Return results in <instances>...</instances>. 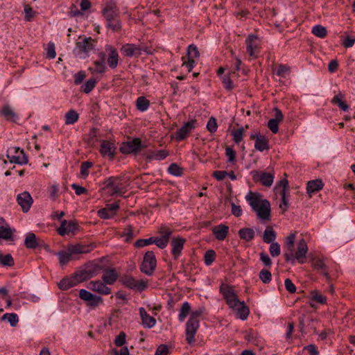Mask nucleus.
I'll return each mask as SVG.
<instances>
[{
    "label": "nucleus",
    "mask_w": 355,
    "mask_h": 355,
    "mask_svg": "<svg viewBox=\"0 0 355 355\" xmlns=\"http://www.w3.org/2000/svg\"><path fill=\"white\" fill-rule=\"evenodd\" d=\"M295 240V233L290 234L286 239L284 245V258L285 261L290 262L292 265L297 261L299 263L303 264L306 261V254L308 252V245L304 239H300L297 245L296 251L294 250V243Z\"/></svg>",
    "instance_id": "obj_1"
},
{
    "label": "nucleus",
    "mask_w": 355,
    "mask_h": 355,
    "mask_svg": "<svg viewBox=\"0 0 355 355\" xmlns=\"http://www.w3.org/2000/svg\"><path fill=\"white\" fill-rule=\"evenodd\" d=\"M261 197L258 193L250 191L245 199L259 219L268 220L270 218V204L268 200L262 199Z\"/></svg>",
    "instance_id": "obj_2"
},
{
    "label": "nucleus",
    "mask_w": 355,
    "mask_h": 355,
    "mask_svg": "<svg viewBox=\"0 0 355 355\" xmlns=\"http://www.w3.org/2000/svg\"><path fill=\"white\" fill-rule=\"evenodd\" d=\"M100 267L98 265L93 266L92 268H87L86 270L76 274L74 276L63 278L59 283L60 289L65 291L73 287L79 283L84 282L98 274Z\"/></svg>",
    "instance_id": "obj_3"
},
{
    "label": "nucleus",
    "mask_w": 355,
    "mask_h": 355,
    "mask_svg": "<svg viewBox=\"0 0 355 355\" xmlns=\"http://www.w3.org/2000/svg\"><path fill=\"white\" fill-rule=\"evenodd\" d=\"M102 189L107 191L111 196L122 195L126 191V186L123 178L118 176H112L105 179L103 182Z\"/></svg>",
    "instance_id": "obj_4"
},
{
    "label": "nucleus",
    "mask_w": 355,
    "mask_h": 355,
    "mask_svg": "<svg viewBox=\"0 0 355 355\" xmlns=\"http://www.w3.org/2000/svg\"><path fill=\"white\" fill-rule=\"evenodd\" d=\"M199 57L200 53L197 46L194 44L189 45L188 46L187 55L182 58V67L186 68L188 72H191L195 66L196 60L198 59Z\"/></svg>",
    "instance_id": "obj_5"
},
{
    "label": "nucleus",
    "mask_w": 355,
    "mask_h": 355,
    "mask_svg": "<svg viewBox=\"0 0 355 355\" xmlns=\"http://www.w3.org/2000/svg\"><path fill=\"white\" fill-rule=\"evenodd\" d=\"M157 261L155 254L153 251H148L144 257V260L140 266L141 271L148 275L151 276L156 268Z\"/></svg>",
    "instance_id": "obj_6"
},
{
    "label": "nucleus",
    "mask_w": 355,
    "mask_h": 355,
    "mask_svg": "<svg viewBox=\"0 0 355 355\" xmlns=\"http://www.w3.org/2000/svg\"><path fill=\"white\" fill-rule=\"evenodd\" d=\"M94 43L91 37L80 36L76 42L74 52L78 55L87 54L94 49Z\"/></svg>",
    "instance_id": "obj_7"
},
{
    "label": "nucleus",
    "mask_w": 355,
    "mask_h": 355,
    "mask_svg": "<svg viewBox=\"0 0 355 355\" xmlns=\"http://www.w3.org/2000/svg\"><path fill=\"white\" fill-rule=\"evenodd\" d=\"M122 284L126 287L142 291L147 288L148 281H145L144 279L137 280L132 276H125L121 279Z\"/></svg>",
    "instance_id": "obj_8"
},
{
    "label": "nucleus",
    "mask_w": 355,
    "mask_h": 355,
    "mask_svg": "<svg viewBox=\"0 0 355 355\" xmlns=\"http://www.w3.org/2000/svg\"><path fill=\"white\" fill-rule=\"evenodd\" d=\"M252 180L255 182H261L265 187H270L274 180V175L270 173H266L259 171H252L250 172Z\"/></svg>",
    "instance_id": "obj_9"
},
{
    "label": "nucleus",
    "mask_w": 355,
    "mask_h": 355,
    "mask_svg": "<svg viewBox=\"0 0 355 355\" xmlns=\"http://www.w3.org/2000/svg\"><path fill=\"white\" fill-rule=\"evenodd\" d=\"M221 291L224 298L225 299L226 303L230 308L233 309L237 305H239L241 301L238 299V297L232 288L226 286L221 288Z\"/></svg>",
    "instance_id": "obj_10"
},
{
    "label": "nucleus",
    "mask_w": 355,
    "mask_h": 355,
    "mask_svg": "<svg viewBox=\"0 0 355 355\" xmlns=\"http://www.w3.org/2000/svg\"><path fill=\"white\" fill-rule=\"evenodd\" d=\"M96 245L94 243L90 244H69L67 245V250L73 256L76 254H87L95 248Z\"/></svg>",
    "instance_id": "obj_11"
},
{
    "label": "nucleus",
    "mask_w": 355,
    "mask_h": 355,
    "mask_svg": "<svg viewBox=\"0 0 355 355\" xmlns=\"http://www.w3.org/2000/svg\"><path fill=\"white\" fill-rule=\"evenodd\" d=\"M79 225L76 220L67 221L64 220L61 222L60 227L58 229V232L61 236H64L69 233H76L78 231Z\"/></svg>",
    "instance_id": "obj_12"
},
{
    "label": "nucleus",
    "mask_w": 355,
    "mask_h": 355,
    "mask_svg": "<svg viewBox=\"0 0 355 355\" xmlns=\"http://www.w3.org/2000/svg\"><path fill=\"white\" fill-rule=\"evenodd\" d=\"M199 328L198 321L189 319L186 324V340L189 344H193L195 342V335Z\"/></svg>",
    "instance_id": "obj_13"
},
{
    "label": "nucleus",
    "mask_w": 355,
    "mask_h": 355,
    "mask_svg": "<svg viewBox=\"0 0 355 355\" xmlns=\"http://www.w3.org/2000/svg\"><path fill=\"white\" fill-rule=\"evenodd\" d=\"M17 202L24 212H28L33 202V200L28 191H24L17 195Z\"/></svg>",
    "instance_id": "obj_14"
},
{
    "label": "nucleus",
    "mask_w": 355,
    "mask_h": 355,
    "mask_svg": "<svg viewBox=\"0 0 355 355\" xmlns=\"http://www.w3.org/2000/svg\"><path fill=\"white\" fill-rule=\"evenodd\" d=\"M103 15L106 21H110L119 17V9L116 3L113 1L108 2L102 10Z\"/></svg>",
    "instance_id": "obj_15"
},
{
    "label": "nucleus",
    "mask_w": 355,
    "mask_h": 355,
    "mask_svg": "<svg viewBox=\"0 0 355 355\" xmlns=\"http://www.w3.org/2000/svg\"><path fill=\"white\" fill-rule=\"evenodd\" d=\"M196 121L192 120L184 124L180 129L177 130L175 133V138L178 141H182L187 137L188 135L195 128Z\"/></svg>",
    "instance_id": "obj_16"
},
{
    "label": "nucleus",
    "mask_w": 355,
    "mask_h": 355,
    "mask_svg": "<svg viewBox=\"0 0 355 355\" xmlns=\"http://www.w3.org/2000/svg\"><path fill=\"white\" fill-rule=\"evenodd\" d=\"M141 145V141L139 138H135L130 141L123 144L120 150L123 154H130L138 151Z\"/></svg>",
    "instance_id": "obj_17"
},
{
    "label": "nucleus",
    "mask_w": 355,
    "mask_h": 355,
    "mask_svg": "<svg viewBox=\"0 0 355 355\" xmlns=\"http://www.w3.org/2000/svg\"><path fill=\"white\" fill-rule=\"evenodd\" d=\"M116 146L114 143L103 140L101 141L99 152L103 157H107L113 159L114 157Z\"/></svg>",
    "instance_id": "obj_18"
},
{
    "label": "nucleus",
    "mask_w": 355,
    "mask_h": 355,
    "mask_svg": "<svg viewBox=\"0 0 355 355\" xmlns=\"http://www.w3.org/2000/svg\"><path fill=\"white\" fill-rule=\"evenodd\" d=\"M185 241L186 240L184 239L180 236L172 239L171 242V245L172 247L171 253L175 259H178L180 256Z\"/></svg>",
    "instance_id": "obj_19"
},
{
    "label": "nucleus",
    "mask_w": 355,
    "mask_h": 355,
    "mask_svg": "<svg viewBox=\"0 0 355 355\" xmlns=\"http://www.w3.org/2000/svg\"><path fill=\"white\" fill-rule=\"evenodd\" d=\"M141 48L133 44H125L121 49V53L125 57H139L141 54Z\"/></svg>",
    "instance_id": "obj_20"
},
{
    "label": "nucleus",
    "mask_w": 355,
    "mask_h": 355,
    "mask_svg": "<svg viewBox=\"0 0 355 355\" xmlns=\"http://www.w3.org/2000/svg\"><path fill=\"white\" fill-rule=\"evenodd\" d=\"M43 241L37 238L33 232L26 234L24 240V245L28 249H35L43 245Z\"/></svg>",
    "instance_id": "obj_21"
},
{
    "label": "nucleus",
    "mask_w": 355,
    "mask_h": 355,
    "mask_svg": "<svg viewBox=\"0 0 355 355\" xmlns=\"http://www.w3.org/2000/svg\"><path fill=\"white\" fill-rule=\"evenodd\" d=\"M88 288L101 295H108L111 293V289L106 286L104 282L101 281L90 282Z\"/></svg>",
    "instance_id": "obj_22"
},
{
    "label": "nucleus",
    "mask_w": 355,
    "mask_h": 355,
    "mask_svg": "<svg viewBox=\"0 0 355 355\" xmlns=\"http://www.w3.org/2000/svg\"><path fill=\"white\" fill-rule=\"evenodd\" d=\"M247 51L250 56H254L259 48L258 37L256 35H250L245 40Z\"/></svg>",
    "instance_id": "obj_23"
},
{
    "label": "nucleus",
    "mask_w": 355,
    "mask_h": 355,
    "mask_svg": "<svg viewBox=\"0 0 355 355\" xmlns=\"http://www.w3.org/2000/svg\"><path fill=\"white\" fill-rule=\"evenodd\" d=\"M251 139H255L254 148L259 151L269 149L268 139L263 135H251Z\"/></svg>",
    "instance_id": "obj_24"
},
{
    "label": "nucleus",
    "mask_w": 355,
    "mask_h": 355,
    "mask_svg": "<svg viewBox=\"0 0 355 355\" xmlns=\"http://www.w3.org/2000/svg\"><path fill=\"white\" fill-rule=\"evenodd\" d=\"M13 149L15 150V153L17 155L12 157L8 155V158L10 159L11 163H16L18 164H24L28 163V158L25 155L23 150H20L18 147H15Z\"/></svg>",
    "instance_id": "obj_25"
},
{
    "label": "nucleus",
    "mask_w": 355,
    "mask_h": 355,
    "mask_svg": "<svg viewBox=\"0 0 355 355\" xmlns=\"http://www.w3.org/2000/svg\"><path fill=\"white\" fill-rule=\"evenodd\" d=\"M139 315L142 324L144 327L152 328L155 325L156 320L153 317L149 315L144 308H139Z\"/></svg>",
    "instance_id": "obj_26"
},
{
    "label": "nucleus",
    "mask_w": 355,
    "mask_h": 355,
    "mask_svg": "<svg viewBox=\"0 0 355 355\" xmlns=\"http://www.w3.org/2000/svg\"><path fill=\"white\" fill-rule=\"evenodd\" d=\"M212 232L217 240L223 241L229 232V227L225 225L220 224L212 228Z\"/></svg>",
    "instance_id": "obj_27"
},
{
    "label": "nucleus",
    "mask_w": 355,
    "mask_h": 355,
    "mask_svg": "<svg viewBox=\"0 0 355 355\" xmlns=\"http://www.w3.org/2000/svg\"><path fill=\"white\" fill-rule=\"evenodd\" d=\"M324 184L320 179L311 180L307 182L306 191L309 196L322 189Z\"/></svg>",
    "instance_id": "obj_28"
},
{
    "label": "nucleus",
    "mask_w": 355,
    "mask_h": 355,
    "mask_svg": "<svg viewBox=\"0 0 355 355\" xmlns=\"http://www.w3.org/2000/svg\"><path fill=\"white\" fill-rule=\"evenodd\" d=\"M345 95L339 92L338 94L335 95L334 97L331 100V103L334 105H336L340 109L343 111H347L349 108V105L344 101Z\"/></svg>",
    "instance_id": "obj_29"
},
{
    "label": "nucleus",
    "mask_w": 355,
    "mask_h": 355,
    "mask_svg": "<svg viewBox=\"0 0 355 355\" xmlns=\"http://www.w3.org/2000/svg\"><path fill=\"white\" fill-rule=\"evenodd\" d=\"M233 309L236 311V315L240 319L244 320L248 317L250 310L249 308L245 306L244 302H241L239 305H237Z\"/></svg>",
    "instance_id": "obj_30"
},
{
    "label": "nucleus",
    "mask_w": 355,
    "mask_h": 355,
    "mask_svg": "<svg viewBox=\"0 0 355 355\" xmlns=\"http://www.w3.org/2000/svg\"><path fill=\"white\" fill-rule=\"evenodd\" d=\"M238 234L241 239L250 241L254 237V231L252 228L243 227L239 230Z\"/></svg>",
    "instance_id": "obj_31"
},
{
    "label": "nucleus",
    "mask_w": 355,
    "mask_h": 355,
    "mask_svg": "<svg viewBox=\"0 0 355 355\" xmlns=\"http://www.w3.org/2000/svg\"><path fill=\"white\" fill-rule=\"evenodd\" d=\"M312 266L314 269L320 270L322 275L327 279H329V275L326 270V266L322 259L317 258L313 259Z\"/></svg>",
    "instance_id": "obj_32"
},
{
    "label": "nucleus",
    "mask_w": 355,
    "mask_h": 355,
    "mask_svg": "<svg viewBox=\"0 0 355 355\" xmlns=\"http://www.w3.org/2000/svg\"><path fill=\"white\" fill-rule=\"evenodd\" d=\"M57 255L58 257L59 263L62 266L67 265L71 260L74 259L73 254L69 252L67 249V251H60L57 253Z\"/></svg>",
    "instance_id": "obj_33"
},
{
    "label": "nucleus",
    "mask_w": 355,
    "mask_h": 355,
    "mask_svg": "<svg viewBox=\"0 0 355 355\" xmlns=\"http://www.w3.org/2000/svg\"><path fill=\"white\" fill-rule=\"evenodd\" d=\"M105 64L103 60H96L94 62V67H91L88 69V70L92 74H102L105 71Z\"/></svg>",
    "instance_id": "obj_34"
},
{
    "label": "nucleus",
    "mask_w": 355,
    "mask_h": 355,
    "mask_svg": "<svg viewBox=\"0 0 355 355\" xmlns=\"http://www.w3.org/2000/svg\"><path fill=\"white\" fill-rule=\"evenodd\" d=\"M119 55L116 50L114 48H110V53L107 58V63L110 68L115 69L118 65Z\"/></svg>",
    "instance_id": "obj_35"
},
{
    "label": "nucleus",
    "mask_w": 355,
    "mask_h": 355,
    "mask_svg": "<svg viewBox=\"0 0 355 355\" xmlns=\"http://www.w3.org/2000/svg\"><path fill=\"white\" fill-rule=\"evenodd\" d=\"M168 155V151L165 150H155L149 153L146 158L148 160H162Z\"/></svg>",
    "instance_id": "obj_36"
},
{
    "label": "nucleus",
    "mask_w": 355,
    "mask_h": 355,
    "mask_svg": "<svg viewBox=\"0 0 355 355\" xmlns=\"http://www.w3.org/2000/svg\"><path fill=\"white\" fill-rule=\"evenodd\" d=\"M118 275L114 270L105 271L102 277L103 282L106 284H113L117 279Z\"/></svg>",
    "instance_id": "obj_37"
},
{
    "label": "nucleus",
    "mask_w": 355,
    "mask_h": 355,
    "mask_svg": "<svg viewBox=\"0 0 355 355\" xmlns=\"http://www.w3.org/2000/svg\"><path fill=\"white\" fill-rule=\"evenodd\" d=\"M275 239L276 233L274 231L273 228L272 227L268 226L263 232V241L266 243H274Z\"/></svg>",
    "instance_id": "obj_38"
},
{
    "label": "nucleus",
    "mask_w": 355,
    "mask_h": 355,
    "mask_svg": "<svg viewBox=\"0 0 355 355\" xmlns=\"http://www.w3.org/2000/svg\"><path fill=\"white\" fill-rule=\"evenodd\" d=\"M78 113L74 110H70L65 114V124L73 125L78 121Z\"/></svg>",
    "instance_id": "obj_39"
},
{
    "label": "nucleus",
    "mask_w": 355,
    "mask_h": 355,
    "mask_svg": "<svg viewBox=\"0 0 355 355\" xmlns=\"http://www.w3.org/2000/svg\"><path fill=\"white\" fill-rule=\"evenodd\" d=\"M1 114L8 121H15L17 118L15 112L8 105H6L2 107Z\"/></svg>",
    "instance_id": "obj_40"
},
{
    "label": "nucleus",
    "mask_w": 355,
    "mask_h": 355,
    "mask_svg": "<svg viewBox=\"0 0 355 355\" xmlns=\"http://www.w3.org/2000/svg\"><path fill=\"white\" fill-rule=\"evenodd\" d=\"M86 142L90 146H94L98 142L97 129L92 128L85 138Z\"/></svg>",
    "instance_id": "obj_41"
},
{
    "label": "nucleus",
    "mask_w": 355,
    "mask_h": 355,
    "mask_svg": "<svg viewBox=\"0 0 355 355\" xmlns=\"http://www.w3.org/2000/svg\"><path fill=\"white\" fill-rule=\"evenodd\" d=\"M1 320H7L11 327H16L19 322L18 315L16 313H5L1 317Z\"/></svg>",
    "instance_id": "obj_42"
},
{
    "label": "nucleus",
    "mask_w": 355,
    "mask_h": 355,
    "mask_svg": "<svg viewBox=\"0 0 355 355\" xmlns=\"http://www.w3.org/2000/svg\"><path fill=\"white\" fill-rule=\"evenodd\" d=\"M191 311V306L189 302H185L182 304L178 316L179 320L183 322L185 318L189 315Z\"/></svg>",
    "instance_id": "obj_43"
},
{
    "label": "nucleus",
    "mask_w": 355,
    "mask_h": 355,
    "mask_svg": "<svg viewBox=\"0 0 355 355\" xmlns=\"http://www.w3.org/2000/svg\"><path fill=\"white\" fill-rule=\"evenodd\" d=\"M317 347L315 345H309L303 348L297 355H318Z\"/></svg>",
    "instance_id": "obj_44"
},
{
    "label": "nucleus",
    "mask_w": 355,
    "mask_h": 355,
    "mask_svg": "<svg viewBox=\"0 0 355 355\" xmlns=\"http://www.w3.org/2000/svg\"><path fill=\"white\" fill-rule=\"evenodd\" d=\"M107 26L111 29L113 32H118L121 29V23L119 18L107 21Z\"/></svg>",
    "instance_id": "obj_45"
},
{
    "label": "nucleus",
    "mask_w": 355,
    "mask_h": 355,
    "mask_svg": "<svg viewBox=\"0 0 355 355\" xmlns=\"http://www.w3.org/2000/svg\"><path fill=\"white\" fill-rule=\"evenodd\" d=\"M312 33L320 38H324L327 36V31L325 27L321 25H316L312 28Z\"/></svg>",
    "instance_id": "obj_46"
},
{
    "label": "nucleus",
    "mask_w": 355,
    "mask_h": 355,
    "mask_svg": "<svg viewBox=\"0 0 355 355\" xmlns=\"http://www.w3.org/2000/svg\"><path fill=\"white\" fill-rule=\"evenodd\" d=\"M0 263L3 266H12L15 264L14 259L10 254H0Z\"/></svg>",
    "instance_id": "obj_47"
},
{
    "label": "nucleus",
    "mask_w": 355,
    "mask_h": 355,
    "mask_svg": "<svg viewBox=\"0 0 355 355\" xmlns=\"http://www.w3.org/2000/svg\"><path fill=\"white\" fill-rule=\"evenodd\" d=\"M150 105V102L145 97L140 96L137 100V107L140 111L146 110Z\"/></svg>",
    "instance_id": "obj_48"
},
{
    "label": "nucleus",
    "mask_w": 355,
    "mask_h": 355,
    "mask_svg": "<svg viewBox=\"0 0 355 355\" xmlns=\"http://www.w3.org/2000/svg\"><path fill=\"white\" fill-rule=\"evenodd\" d=\"M311 296L312 300L319 303V304H325L326 303V297L320 293L318 291H313L311 293Z\"/></svg>",
    "instance_id": "obj_49"
},
{
    "label": "nucleus",
    "mask_w": 355,
    "mask_h": 355,
    "mask_svg": "<svg viewBox=\"0 0 355 355\" xmlns=\"http://www.w3.org/2000/svg\"><path fill=\"white\" fill-rule=\"evenodd\" d=\"M216 252L213 250H207L204 256V261L207 266L211 265L215 260Z\"/></svg>",
    "instance_id": "obj_50"
},
{
    "label": "nucleus",
    "mask_w": 355,
    "mask_h": 355,
    "mask_svg": "<svg viewBox=\"0 0 355 355\" xmlns=\"http://www.w3.org/2000/svg\"><path fill=\"white\" fill-rule=\"evenodd\" d=\"M244 129L243 128H239L232 132L233 140L235 143L239 144L243 137Z\"/></svg>",
    "instance_id": "obj_51"
},
{
    "label": "nucleus",
    "mask_w": 355,
    "mask_h": 355,
    "mask_svg": "<svg viewBox=\"0 0 355 355\" xmlns=\"http://www.w3.org/2000/svg\"><path fill=\"white\" fill-rule=\"evenodd\" d=\"M12 233L10 228L8 226L0 227V238L3 239H10L12 238Z\"/></svg>",
    "instance_id": "obj_52"
},
{
    "label": "nucleus",
    "mask_w": 355,
    "mask_h": 355,
    "mask_svg": "<svg viewBox=\"0 0 355 355\" xmlns=\"http://www.w3.org/2000/svg\"><path fill=\"white\" fill-rule=\"evenodd\" d=\"M168 171L170 174L175 176H180L182 174V168L177 164H171L168 168Z\"/></svg>",
    "instance_id": "obj_53"
},
{
    "label": "nucleus",
    "mask_w": 355,
    "mask_h": 355,
    "mask_svg": "<svg viewBox=\"0 0 355 355\" xmlns=\"http://www.w3.org/2000/svg\"><path fill=\"white\" fill-rule=\"evenodd\" d=\"M259 278L264 284H268L271 281L272 275L269 270L263 269L259 272Z\"/></svg>",
    "instance_id": "obj_54"
},
{
    "label": "nucleus",
    "mask_w": 355,
    "mask_h": 355,
    "mask_svg": "<svg viewBox=\"0 0 355 355\" xmlns=\"http://www.w3.org/2000/svg\"><path fill=\"white\" fill-rule=\"evenodd\" d=\"M97 80L95 78H89L83 86V91L85 94H89L95 87Z\"/></svg>",
    "instance_id": "obj_55"
},
{
    "label": "nucleus",
    "mask_w": 355,
    "mask_h": 355,
    "mask_svg": "<svg viewBox=\"0 0 355 355\" xmlns=\"http://www.w3.org/2000/svg\"><path fill=\"white\" fill-rule=\"evenodd\" d=\"M269 251L272 257H277L281 253L280 245L278 243L274 242L270 243Z\"/></svg>",
    "instance_id": "obj_56"
},
{
    "label": "nucleus",
    "mask_w": 355,
    "mask_h": 355,
    "mask_svg": "<svg viewBox=\"0 0 355 355\" xmlns=\"http://www.w3.org/2000/svg\"><path fill=\"white\" fill-rule=\"evenodd\" d=\"M291 69L287 65L279 64L277 70V75L280 77H286L290 73Z\"/></svg>",
    "instance_id": "obj_57"
},
{
    "label": "nucleus",
    "mask_w": 355,
    "mask_h": 355,
    "mask_svg": "<svg viewBox=\"0 0 355 355\" xmlns=\"http://www.w3.org/2000/svg\"><path fill=\"white\" fill-rule=\"evenodd\" d=\"M55 47L53 43L49 42L48 44L46 49V57L49 59H53L55 58Z\"/></svg>",
    "instance_id": "obj_58"
},
{
    "label": "nucleus",
    "mask_w": 355,
    "mask_h": 355,
    "mask_svg": "<svg viewBox=\"0 0 355 355\" xmlns=\"http://www.w3.org/2000/svg\"><path fill=\"white\" fill-rule=\"evenodd\" d=\"M168 239L164 238V237H159V238H153V243H155L157 247H159L161 249H164L166 247L168 243Z\"/></svg>",
    "instance_id": "obj_59"
},
{
    "label": "nucleus",
    "mask_w": 355,
    "mask_h": 355,
    "mask_svg": "<svg viewBox=\"0 0 355 355\" xmlns=\"http://www.w3.org/2000/svg\"><path fill=\"white\" fill-rule=\"evenodd\" d=\"M92 166L90 162H85L80 166V173L83 176L86 177L89 174V169Z\"/></svg>",
    "instance_id": "obj_60"
},
{
    "label": "nucleus",
    "mask_w": 355,
    "mask_h": 355,
    "mask_svg": "<svg viewBox=\"0 0 355 355\" xmlns=\"http://www.w3.org/2000/svg\"><path fill=\"white\" fill-rule=\"evenodd\" d=\"M126 335L123 331L119 333L114 340V344L118 347H121L125 343Z\"/></svg>",
    "instance_id": "obj_61"
},
{
    "label": "nucleus",
    "mask_w": 355,
    "mask_h": 355,
    "mask_svg": "<svg viewBox=\"0 0 355 355\" xmlns=\"http://www.w3.org/2000/svg\"><path fill=\"white\" fill-rule=\"evenodd\" d=\"M159 232L162 235V237L169 240V237L172 234V230L167 226H162L159 228Z\"/></svg>",
    "instance_id": "obj_62"
},
{
    "label": "nucleus",
    "mask_w": 355,
    "mask_h": 355,
    "mask_svg": "<svg viewBox=\"0 0 355 355\" xmlns=\"http://www.w3.org/2000/svg\"><path fill=\"white\" fill-rule=\"evenodd\" d=\"M216 120L214 117H211L207 124V128L210 132H215L217 130Z\"/></svg>",
    "instance_id": "obj_63"
},
{
    "label": "nucleus",
    "mask_w": 355,
    "mask_h": 355,
    "mask_svg": "<svg viewBox=\"0 0 355 355\" xmlns=\"http://www.w3.org/2000/svg\"><path fill=\"white\" fill-rule=\"evenodd\" d=\"M355 42V35L354 36H347L343 40V45L345 48L352 47Z\"/></svg>",
    "instance_id": "obj_64"
}]
</instances>
